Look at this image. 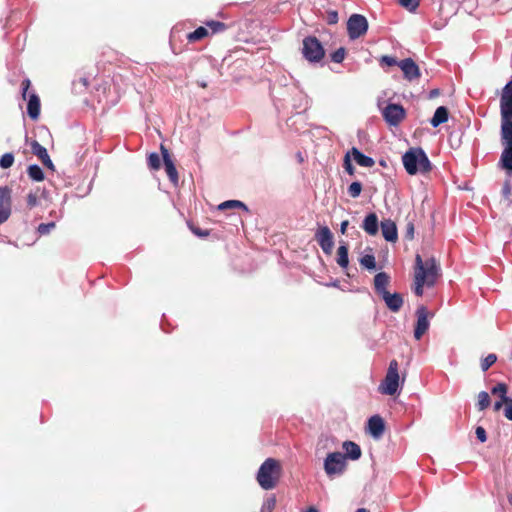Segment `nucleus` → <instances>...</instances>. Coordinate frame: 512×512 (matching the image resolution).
I'll list each match as a JSON object with an SVG mask.
<instances>
[{
	"label": "nucleus",
	"mask_w": 512,
	"mask_h": 512,
	"mask_svg": "<svg viewBox=\"0 0 512 512\" xmlns=\"http://www.w3.org/2000/svg\"><path fill=\"white\" fill-rule=\"evenodd\" d=\"M362 228L367 234L375 236L379 230L377 215L375 213L368 214L363 220Z\"/></svg>",
	"instance_id": "nucleus-18"
},
{
	"label": "nucleus",
	"mask_w": 512,
	"mask_h": 512,
	"mask_svg": "<svg viewBox=\"0 0 512 512\" xmlns=\"http://www.w3.org/2000/svg\"><path fill=\"white\" fill-rule=\"evenodd\" d=\"M449 118V111L445 106H440L436 109L433 117L430 120V124L436 128L439 125L446 123Z\"/></svg>",
	"instance_id": "nucleus-24"
},
{
	"label": "nucleus",
	"mask_w": 512,
	"mask_h": 512,
	"mask_svg": "<svg viewBox=\"0 0 512 512\" xmlns=\"http://www.w3.org/2000/svg\"><path fill=\"white\" fill-rule=\"evenodd\" d=\"M417 322L414 329V337L420 340L429 329V312L425 306H420L416 310Z\"/></svg>",
	"instance_id": "nucleus-12"
},
{
	"label": "nucleus",
	"mask_w": 512,
	"mask_h": 512,
	"mask_svg": "<svg viewBox=\"0 0 512 512\" xmlns=\"http://www.w3.org/2000/svg\"><path fill=\"white\" fill-rule=\"evenodd\" d=\"M337 264L342 268H347L349 264L348 247L346 244L340 245L337 249Z\"/></svg>",
	"instance_id": "nucleus-25"
},
{
	"label": "nucleus",
	"mask_w": 512,
	"mask_h": 512,
	"mask_svg": "<svg viewBox=\"0 0 512 512\" xmlns=\"http://www.w3.org/2000/svg\"><path fill=\"white\" fill-rule=\"evenodd\" d=\"M381 231L384 239L389 242H396L398 239L397 226L391 219L381 222Z\"/></svg>",
	"instance_id": "nucleus-17"
},
{
	"label": "nucleus",
	"mask_w": 512,
	"mask_h": 512,
	"mask_svg": "<svg viewBox=\"0 0 512 512\" xmlns=\"http://www.w3.org/2000/svg\"><path fill=\"white\" fill-rule=\"evenodd\" d=\"M344 168L346 170V172L349 174V175H354L355 173V168L354 166L352 165L351 163V160H350V153H347L344 157Z\"/></svg>",
	"instance_id": "nucleus-44"
},
{
	"label": "nucleus",
	"mask_w": 512,
	"mask_h": 512,
	"mask_svg": "<svg viewBox=\"0 0 512 512\" xmlns=\"http://www.w3.org/2000/svg\"><path fill=\"white\" fill-rule=\"evenodd\" d=\"M353 156L355 162L362 167H372L375 164L373 158L364 155L359 149L353 147L349 152Z\"/></svg>",
	"instance_id": "nucleus-22"
},
{
	"label": "nucleus",
	"mask_w": 512,
	"mask_h": 512,
	"mask_svg": "<svg viewBox=\"0 0 512 512\" xmlns=\"http://www.w3.org/2000/svg\"><path fill=\"white\" fill-rule=\"evenodd\" d=\"M496 361L497 356L495 354L487 355L481 362V369L484 372L487 371Z\"/></svg>",
	"instance_id": "nucleus-40"
},
{
	"label": "nucleus",
	"mask_w": 512,
	"mask_h": 512,
	"mask_svg": "<svg viewBox=\"0 0 512 512\" xmlns=\"http://www.w3.org/2000/svg\"><path fill=\"white\" fill-rule=\"evenodd\" d=\"M302 53L307 61L317 63L323 59L325 50L316 37L308 36L303 40Z\"/></svg>",
	"instance_id": "nucleus-6"
},
{
	"label": "nucleus",
	"mask_w": 512,
	"mask_h": 512,
	"mask_svg": "<svg viewBox=\"0 0 512 512\" xmlns=\"http://www.w3.org/2000/svg\"><path fill=\"white\" fill-rule=\"evenodd\" d=\"M416 59L412 57L404 58L400 61L396 59V57L383 55L380 58V64H416Z\"/></svg>",
	"instance_id": "nucleus-26"
},
{
	"label": "nucleus",
	"mask_w": 512,
	"mask_h": 512,
	"mask_svg": "<svg viewBox=\"0 0 512 512\" xmlns=\"http://www.w3.org/2000/svg\"><path fill=\"white\" fill-rule=\"evenodd\" d=\"M206 26L210 28L213 33L223 32L227 28L223 22L219 21H209L206 23Z\"/></svg>",
	"instance_id": "nucleus-39"
},
{
	"label": "nucleus",
	"mask_w": 512,
	"mask_h": 512,
	"mask_svg": "<svg viewBox=\"0 0 512 512\" xmlns=\"http://www.w3.org/2000/svg\"><path fill=\"white\" fill-rule=\"evenodd\" d=\"M399 3L406 9L413 11L419 6L420 0H398Z\"/></svg>",
	"instance_id": "nucleus-41"
},
{
	"label": "nucleus",
	"mask_w": 512,
	"mask_h": 512,
	"mask_svg": "<svg viewBox=\"0 0 512 512\" xmlns=\"http://www.w3.org/2000/svg\"><path fill=\"white\" fill-rule=\"evenodd\" d=\"M362 191V184L358 181L352 182L348 187V194L352 198H357L360 196Z\"/></svg>",
	"instance_id": "nucleus-34"
},
{
	"label": "nucleus",
	"mask_w": 512,
	"mask_h": 512,
	"mask_svg": "<svg viewBox=\"0 0 512 512\" xmlns=\"http://www.w3.org/2000/svg\"><path fill=\"white\" fill-rule=\"evenodd\" d=\"M490 403H491V400H490L489 394L485 391H481L478 394V402H477L478 410H480V411L485 410L486 408L489 407Z\"/></svg>",
	"instance_id": "nucleus-31"
},
{
	"label": "nucleus",
	"mask_w": 512,
	"mask_h": 512,
	"mask_svg": "<svg viewBox=\"0 0 512 512\" xmlns=\"http://www.w3.org/2000/svg\"><path fill=\"white\" fill-rule=\"evenodd\" d=\"M360 264L369 269V270H373L376 268V261H375V257L374 255L372 254H366L364 255L361 259H360Z\"/></svg>",
	"instance_id": "nucleus-32"
},
{
	"label": "nucleus",
	"mask_w": 512,
	"mask_h": 512,
	"mask_svg": "<svg viewBox=\"0 0 512 512\" xmlns=\"http://www.w3.org/2000/svg\"><path fill=\"white\" fill-rule=\"evenodd\" d=\"M281 465L274 458H267L260 466L257 481L264 490L274 489L281 476Z\"/></svg>",
	"instance_id": "nucleus-4"
},
{
	"label": "nucleus",
	"mask_w": 512,
	"mask_h": 512,
	"mask_svg": "<svg viewBox=\"0 0 512 512\" xmlns=\"http://www.w3.org/2000/svg\"><path fill=\"white\" fill-rule=\"evenodd\" d=\"M400 67L403 71L404 77L407 80L412 81V80L420 77L419 66H400Z\"/></svg>",
	"instance_id": "nucleus-28"
},
{
	"label": "nucleus",
	"mask_w": 512,
	"mask_h": 512,
	"mask_svg": "<svg viewBox=\"0 0 512 512\" xmlns=\"http://www.w3.org/2000/svg\"><path fill=\"white\" fill-rule=\"evenodd\" d=\"M27 173L34 181H43L45 178L43 170L36 164L30 165L27 169Z\"/></svg>",
	"instance_id": "nucleus-29"
},
{
	"label": "nucleus",
	"mask_w": 512,
	"mask_h": 512,
	"mask_svg": "<svg viewBox=\"0 0 512 512\" xmlns=\"http://www.w3.org/2000/svg\"><path fill=\"white\" fill-rule=\"evenodd\" d=\"M201 86H202L203 88H205V87H206V83H201Z\"/></svg>",
	"instance_id": "nucleus-57"
},
{
	"label": "nucleus",
	"mask_w": 512,
	"mask_h": 512,
	"mask_svg": "<svg viewBox=\"0 0 512 512\" xmlns=\"http://www.w3.org/2000/svg\"><path fill=\"white\" fill-rule=\"evenodd\" d=\"M504 399L505 398H500L499 401H496L494 403V410L495 411H499L502 408V406L505 405Z\"/></svg>",
	"instance_id": "nucleus-51"
},
{
	"label": "nucleus",
	"mask_w": 512,
	"mask_h": 512,
	"mask_svg": "<svg viewBox=\"0 0 512 512\" xmlns=\"http://www.w3.org/2000/svg\"><path fill=\"white\" fill-rule=\"evenodd\" d=\"M348 225H349V221L348 220L342 221L341 226H340V231H341L342 234L346 233Z\"/></svg>",
	"instance_id": "nucleus-52"
},
{
	"label": "nucleus",
	"mask_w": 512,
	"mask_h": 512,
	"mask_svg": "<svg viewBox=\"0 0 512 512\" xmlns=\"http://www.w3.org/2000/svg\"><path fill=\"white\" fill-rule=\"evenodd\" d=\"M56 227L55 222L41 223L37 227V232L40 236L48 235Z\"/></svg>",
	"instance_id": "nucleus-37"
},
{
	"label": "nucleus",
	"mask_w": 512,
	"mask_h": 512,
	"mask_svg": "<svg viewBox=\"0 0 512 512\" xmlns=\"http://www.w3.org/2000/svg\"><path fill=\"white\" fill-rule=\"evenodd\" d=\"M276 506V500L274 497H271V498H268L262 508H261V512H272L273 509L275 508Z\"/></svg>",
	"instance_id": "nucleus-42"
},
{
	"label": "nucleus",
	"mask_w": 512,
	"mask_h": 512,
	"mask_svg": "<svg viewBox=\"0 0 512 512\" xmlns=\"http://www.w3.org/2000/svg\"><path fill=\"white\" fill-rule=\"evenodd\" d=\"M403 165L410 175L428 173L432 165L424 150L420 147L410 148L402 157Z\"/></svg>",
	"instance_id": "nucleus-3"
},
{
	"label": "nucleus",
	"mask_w": 512,
	"mask_h": 512,
	"mask_svg": "<svg viewBox=\"0 0 512 512\" xmlns=\"http://www.w3.org/2000/svg\"><path fill=\"white\" fill-rule=\"evenodd\" d=\"M385 431V423L382 417L374 415L368 420V432L371 436L378 439Z\"/></svg>",
	"instance_id": "nucleus-15"
},
{
	"label": "nucleus",
	"mask_w": 512,
	"mask_h": 512,
	"mask_svg": "<svg viewBox=\"0 0 512 512\" xmlns=\"http://www.w3.org/2000/svg\"><path fill=\"white\" fill-rule=\"evenodd\" d=\"M439 91L437 89L431 91V97L437 96Z\"/></svg>",
	"instance_id": "nucleus-53"
},
{
	"label": "nucleus",
	"mask_w": 512,
	"mask_h": 512,
	"mask_svg": "<svg viewBox=\"0 0 512 512\" xmlns=\"http://www.w3.org/2000/svg\"><path fill=\"white\" fill-rule=\"evenodd\" d=\"M475 434L480 442L484 443L487 441V433H486V430L482 426L476 427Z\"/></svg>",
	"instance_id": "nucleus-46"
},
{
	"label": "nucleus",
	"mask_w": 512,
	"mask_h": 512,
	"mask_svg": "<svg viewBox=\"0 0 512 512\" xmlns=\"http://www.w3.org/2000/svg\"><path fill=\"white\" fill-rule=\"evenodd\" d=\"M32 153L39 158V160L43 163L45 167L50 170H54V164L51 161L47 149L42 146L39 142L33 141L31 143Z\"/></svg>",
	"instance_id": "nucleus-14"
},
{
	"label": "nucleus",
	"mask_w": 512,
	"mask_h": 512,
	"mask_svg": "<svg viewBox=\"0 0 512 512\" xmlns=\"http://www.w3.org/2000/svg\"><path fill=\"white\" fill-rule=\"evenodd\" d=\"M405 376L400 379L398 361H390L385 378L378 386V391L383 395H395L400 387V382L404 383Z\"/></svg>",
	"instance_id": "nucleus-5"
},
{
	"label": "nucleus",
	"mask_w": 512,
	"mask_h": 512,
	"mask_svg": "<svg viewBox=\"0 0 512 512\" xmlns=\"http://www.w3.org/2000/svg\"><path fill=\"white\" fill-rule=\"evenodd\" d=\"M307 512H317V510L314 508H310Z\"/></svg>",
	"instance_id": "nucleus-56"
},
{
	"label": "nucleus",
	"mask_w": 512,
	"mask_h": 512,
	"mask_svg": "<svg viewBox=\"0 0 512 512\" xmlns=\"http://www.w3.org/2000/svg\"><path fill=\"white\" fill-rule=\"evenodd\" d=\"M345 55H346L345 48L340 47L339 49H337L336 51H334L331 54V61L336 64L342 63L345 59Z\"/></svg>",
	"instance_id": "nucleus-36"
},
{
	"label": "nucleus",
	"mask_w": 512,
	"mask_h": 512,
	"mask_svg": "<svg viewBox=\"0 0 512 512\" xmlns=\"http://www.w3.org/2000/svg\"><path fill=\"white\" fill-rule=\"evenodd\" d=\"M356 512H369V511L365 508H359L356 510Z\"/></svg>",
	"instance_id": "nucleus-54"
},
{
	"label": "nucleus",
	"mask_w": 512,
	"mask_h": 512,
	"mask_svg": "<svg viewBox=\"0 0 512 512\" xmlns=\"http://www.w3.org/2000/svg\"><path fill=\"white\" fill-rule=\"evenodd\" d=\"M501 141L505 146L500 163L506 170L512 171V79L505 85L500 98Z\"/></svg>",
	"instance_id": "nucleus-1"
},
{
	"label": "nucleus",
	"mask_w": 512,
	"mask_h": 512,
	"mask_svg": "<svg viewBox=\"0 0 512 512\" xmlns=\"http://www.w3.org/2000/svg\"><path fill=\"white\" fill-rule=\"evenodd\" d=\"M343 449L345 450V460L347 458L351 459V460H358L361 455H362V451H361V448L360 446L353 442V441H345L343 442V445H342Z\"/></svg>",
	"instance_id": "nucleus-20"
},
{
	"label": "nucleus",
	"mask_w": 512,
	"mask_h": 512,
	"mask_svg": "<svg viewBox=\"0 0 512 512\" xmlns=\"http://www.w3.org/2000/svg\"><path fill=\"white\" fill-rule=\"evenodd\" d=\"M508 502L512 505V494L508 495Z\"/></svg>",
	"instance_id": "nucleus-55"
},
{
	"label": "nucleus",
	"mask_w": 512,
	"mask_h": 512,
	"mask_svg": "<svg viewBox=\"0 0 512 512\" xmlns=\"http://www.w3.org/2000/svg\"><path fill=\"white\" fill-rule=\"evenodd\" d=\"M315 240L327 255L332 253L334 247V238L328 226H321L315 233Z\"/></svg>",
	"instance_id": "nucleus-10"
},
{
	"label": "nucleus",
	"mask_w": 512,
	"mask_h": 512,
	"mask_svg": "<svg viewBox=\"0 0 512 512\" xmlns=\"http://www.w3.org/2000/svg\"><path fill=\"white\" fill-rule=\"evenodd\" d=\"M441 275V269L434 257L423 261L421 255L415 257L414 293L421 297L423 287H433Z\"/></svg>",
	"instance_id": "nucleus-2"
},
{
	"label": "nucleus",
	"mask_w": 512,
	"mask_h": 512,
	"mask_svg": "<svg viewBox=\"0 0 512 512\" xmlns=\"http://www.w3.org/2000/svg\"><path fill=\"white\" fill-rule=\"evenodd\" d=\"M31 86V82L29 79H24L21 83V87H22V97L25 99L26 98V95H27V92L29 90Z\"/></svg>",
	"instance_id": "nucleus-49"
},
{
	"label": "nucleus",
	"mask_w": 512,
	"mask_h": 512,
	"mask_svg": "<svg viewBox=\"0 0 512 512\" xmlns=\"http://www.w3.org/2000/svg\"><path fill=\"white\" fill-rule=\"evenodd\" d=\"M12 190L8 186L0 187V225L5 223L12 212Z\"/></svg>",
	"instance_id": "nucleus-9"
},
{
	"label": "nucleus",
	"mask_w": 512,
	"mask_h": 512,
	"mask_svg": "<svg viewBox=\"0 0 512 512\" xmlns=\"http://www.w3.org/2000/svg\"><path fill=\"white\" fill-rule=\"evenodd\" d=\"M27 113L32 120H37L40 115V99L35 93L29 95Z\"/></svg>",
	"instance_id": "nucleus-21"
},
{
	"label": "nucleus",
	"mask_w": 512,
	"mask_h": 512,
	"mask_svg": "<svg viewBox=\"0 0 512 512\" xmlns=\"http://www.w3.org/2000/svg\"><path fill=\"white\" fill-rule=\"evenodd\" d=\"M405 238L407 240H413L414 238V224L411 221L406 224Z\"/></svg>",
	"instance_id": "nucleus-48"
},
{
	"label": "nucleus",
	"mask_w": 512,
	"mask_h": 512,
	"mask_svg": "<svg viewBox=\"0 0 512 512\" xmlns=\"http://www.w3.org/2000/svg\"><path fill=\"white\" fill-rule=\"evenodd\" d=\"M390 283V277L385 272H379L374 277V287L375 291L380 295H384L385 292H388L387 286Z\"/></svg>",
	"instance_id": "nucleus-19"
},
{
	"label": "nucleus",
	"mask_w": 512,
	"mask_h": 512,
	"mask_svg": "<svg viewBox=\"0 0 512 512\" xmlns=\"http://www.w3.org/2000/svg\"><path fill=\"white\" fill-rule=\"evenodd\" d=\"M189 227L191 231L198 237H207L210 234L209 230H202L201 228L194 225H189Z\"/></svg>",
	"instance_id": "nucleus-47"
},
{
	"label": "nucleus",
	"mask_w": 512,
	"mask_h": 512,
	"mask_svg": "<svg viewBox=\"0 0 512 512\" xmlns=\"http://www.w3.org/2000/svg\"><path fill=\"white\" fill-rule=\"evenodd\" d=\"M503 195L508 198L511 194V186L509 182H506L502 188Z\"/></svg>",
	"instance_id": "nucleus-50"
},
{
	"label": "nucleus",
	"mask_w": 512,
	"mask_h": 512,
	"mask_svg": "<svg viewBox=\"0 0 512 512\" xmlns=\"http://www.w3.org/2000/svg\"><path fill=\"white\" fill-rule=\"evenodd\" d=\"M160 150H161V154H162V158H163V163H164V168H165L166 174H167L169 180L174 185H177L178 181H179L178 172H177L175 164H174V162L172 160V157H171V155L169 153V150L163 144H161Z\"/></svg>",
	"instance_id": "nucleus-13"
},
{
	"label": "nucleus",
	"mask_w": 512,
	"mask_h": 512,
	"mask_svg": "<svg viewBox=\"0 0 512 512\" xmlns=\"http://www.w3.org/2000/svg\"><path fill=\"white\" fill-rule=\"evenodd\" d=\"M47 198V193L45 190H40L37 188L35 191H31L28 193L26 197V204L28 209H33L34 207L40 204V199Z\"/></svg>",
	"instance_id": "nucleus-23"
},
{
	"label": "nucleus",
	"mask_w": 512,
	"mask_h": 512,
	"mask_svg": "<svg viewBox=\"0 0 512 512\" xmlns=\"http://www.w3.org/2000/svg\"><path fill=\"white\" fill-rule=\"evenodd\" d=\"M346 467L345 455L340 452L329 453L324 460V470L329 478L341 475Z\"/></svg>",
	"instance_id": "nucleus-7"
},
{
	"label": "nucleus",
	"mask_w": 512,
	"mask_h": 512,
	"mask_svg": "<svg viewBox=\"0 0 512 512\" xmlns=\"http://www.w3.org/2000/svg\"><path fill=\"white\" fill-rule=\"evenodd\" d=\"M148 165L153 170H158L161 167V160L157 153H151L148 156Z\"/></svg>",
	"instance_id": "nucleus-38"
},
{
	"label": "nucleus",
	"mask_w": 512,
	"mask_h": 512,
	"mask_svg": "<svg viewBox=\"0 0 512 512\" xmlns=\"http://www.w3.org/2000/svg\"><path fill=\"white\" fill-rule=\"evenodd\" d=\"M508 387L505 383H498L495 387L492 388L491 393L493 395H497L500 398H508L507 397Z\"/></svg>",
	"instance_id": "nucleus-35"
},
{
	"label": "nucleus",
	"mask_w": 512,
	"mask_h": 512,
	"mask_svg": "<svg viewBox=\"0 0 512 512\" xmlns=\"http://www.w3.org/2000/svg\"><path fill=\"white\" fill-rule=\"evenodd\" d=\"M208 35V30L206 27L200 26L193 32L187 35V39L189 42H196Z\"/></svg>",
	"instance_id": "nucleus-30"
},
{
	"label": "nucleus",
	"mask_w": 512,
	"mask_h": 512,
	"mask_svg": "<svg viewBox=\"0 0 512 512\" xmlns=\"http://www.w3.org/2000/svg\"><path fill=\"white\" fill-rule=\"evenodd\" d=\"M234 208H241L245 211H248V207L245 203L239 200H228L225 202H222L218 205L219 210H226V209H234Z\"/></svg>",
	"instance_id": "nucleus-27"
},
{
	"label": "nucleus",
	"mask_w": 512,
	"mask_h": 512,
	"mask_svg": "<svg viewBox=\"0 0 512 512\" xmlns=\"http://www.w3.org/2000/svg\"><path fill=\"white\" fill-rule=\"evenodd\" d=\"M368 30L367 19L360 14H352L347 21V32L351 40L358 39Z\"/></svg>",
	"instance_id": "nucleus-8"
},
{
	"label": "nucleus",
	"mask_w": 512,
	"mask_h": 512,
	"mask_svg": "<svg viewBox=\"0 0 512 512\" xmlns=\"http://www.w3.org/2000/svg\"><path fill=\"white\" fill-rule=\"evenodd\" d=\"M382 114L385 121L392 126H397L405 118V110L398 104H388Z\"/></svg>",
	"instance_id": "nucleus-11"
},
{
	"label": "nucleus",
	"mask_w": 512,
	"mask_h": 512,
	"mask_svg": "<svg viewBox=\"0 0 512 512\" xmlns=\"http://www.w3.org/2000/svg\"><path fill=\"white\" fill-rule=\"evenodd\" d=\"M338 20H339V17H338V12L336 10H330L327 12L325 21L328 24L334 25L338 22Z\"/></svg>",
	"instance_id": "nucleus-43"
},
{
	"label": "nucleus",
	"mask_w": 512,
	"mask_h": 512,
	"mask_svg": "<svg viewBox=\"0 0 512 512\" xmlns=\"http://www.w3.org/2000/svg\"><path fill=\"white\" fill-rule=\"evenodd\" d=\"M384 300L388 309L392 312H398L403 306V297L400 293H390L385 292L384 295L381 296Z\"/></svg>",
	"instance_id": "nucleus-16"
},
{
	"label": "nucleus",
	"mask_w": 512,
	"mask_h": 512,
	"mask_svg": "<svg viewBox=\"0 0 512 512\" xmlns=\"http://www.w3.org/2000/svg\"><path fill=\"white\" fill-rule=\"evenodd\" d=\"M14 164V155L13 153H5L0 158V167L2 169H8Z\"/></svg>",
	"instance_id": "nucleus-33"
},
{
	"label": "nucleus",
	"mask_w": 512,
	"mask_h": 512,
	"mask_svg": "<svg viewBox=\"0 0 512 512\" xmlns=\"http://www.w3.org/2000/svg\"><path fill=\"white\" fill-rule=\"evenodd\" d=\"M505 410L504 415L508 420L512 421V398H505Z\"/></svg>",
	"instance_id": "nucleus-45"
}]
</instances>
